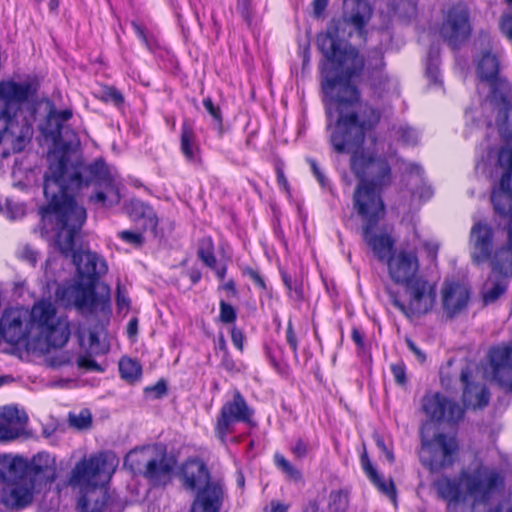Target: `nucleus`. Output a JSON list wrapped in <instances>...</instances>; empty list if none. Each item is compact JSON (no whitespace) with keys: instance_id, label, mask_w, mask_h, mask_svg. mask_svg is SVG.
Here are the masks:
<instances>
[{"instance_id":"49","label":"nucleus","mask_w":512,"mask_h":512,"mask_svg":"<svg viewBox=\"0 0 512 512\" xmlns=\"http://www.w3.org/2000/svg\"><path fill=\"white\" fill-rule=\"evenodd\" d=\"M74 359L75 355L71 352H57L56 355L51 358L50 365L60 367L72 363Z\"/></svg>"},{"instance_id":"10","label":"nucleus","mask_w":512,"mask_h":512,"mask_svg":"<svg viewBox=\"0 0 512 512\" xmlns=\"http://www.w3.org/2000/svg\"><path fill=\"white\" fill-rule=\"evenodd\" d=\"M55 307L50 301L34 304V326L37 324V339L34 352H49L51 348L64 346L70 336L69 323L65 318L55 317Z\"/></svg>"},{"instance_id":"51","label":"nucleus","mask_w":512,"mask_h":512,"mask_svg":"<svg viewBox=\"0 0 512 512\" xmlns=\"http://www.w3.org/2000/svg\"><path fill=\"white\" fill-rule=\"evenodd\" d=\"M132 28L137 35V37L143 42V44L148 48L151 49L153 46L152 38L148 35L145 28L139 24L138 22L133 21L131 23Z\"/></svg>"},{"instance_id":"42","label":"nucleus","mask_w":512,"mask_h":512,"mask_svg":"<svg viewBox=\"0 0 512 512\" xmlns=\"http://www.w3.org/2000/svg\"><path fill=\"white\" fill-rule=\"evenodd\" d=\"M198 256L200 259L210 268H215L216 259L213 253V243L210 238H204L201 240Z\"/></svg>"},{"instance_id":"35","label":"nucleus","mask_w":512,"mask_h":512,"mask_svg":"<svg viewBox=\"0 0 512 512\" xmlns=\"http://www.w3.org/2000/svg\"><path fill=\"white\" fill-rule=\"evenodd\" d=\"M338 36V25L336 22H333L325 33L319 34L317 37L318 47L327 59V64L335 58V55H337L342 48L338 41Z\"/></svg>"},{"instance_id":"47","label":"nucleus","mask_w":512,"mask_h":512,"mask_svg":"<svg viewBox=\"0 0 512 512\" xmlns=\"http://www.w3.org/2000/svg\"><path fill=\"white\" fill-rule=\"evenodd\" d=\"M119 237L128 244H131L135 247L141 246L144 238L141 233L124 230L118 233Z\"/></svg>"},{"instance_id":"31","label":"nucleus","mask_w":512,"mask_h":512,"mask_svg":"<svg viewBox=\"0 0 512 512\" xmlns=\"http://www.w3.org/2000/svg\"><path fill=\"white\" fill-rule=\"evenodd\" d=\"M343 20L361 31L372 16V8L368 0H344Z\"/></svg>"},{"instance_id":"24","label":"nucleus","mask_w":512,"mask_h":512,"mask_svg":"<svg viewBox=\"0 0 512 512\" xmlns=\"http://www.w3.org/2000/svg\"><path fill=\"white\" fill-rule=\"evenodd\" d=\"M29 417L16 406L0 408V440L9 441L25 433Z\"/></svg>"},{"instance_id":"45","label":"nucleus","mask_w":512,"mask_h":512,"mask_svg":"<svg viewBox=\"0 0 512 512\" xmlns=\"http://www.w3.org/2000/svg\"><path fill=\"white\" fill-rule=\"evenodd\" d=\"M347 496L342 492H332L330 495V508L335 512H342L347 506Z\"/></svg>"},{"instance_id":"2","label":"nucleus","mask_w":512,"mask_h":512,"mask_svg":"<svg viewBox=\"0 0 512 512\" xmlns=\"http://www.w3.org/2000/svg\"><path fill=\"white\" fill-rule=\"evenodd\" d=\"M364 64L354 47L344 45L335 58L322 67L327 129L336 152L359 146L364 142L366 131L373 129L380 120V112L360 101L359 92L349 79L359 73Z\"/></svg>"},{"instance_id":"43","label":"nucleus","mask_w":512,"mask_h":512,"mask_svg":"<svg viewBox=\"0 0 512 512\" xmlns=\"http://www.w3.org/2000/svg\"><path fill=\"white\" fill-rule=\"evenodd\" d=\"M274 461H275V464L276 466L281 469L284 473H286L290 478H293V479H300L301 478V473L294 467L290 464V462L288 460H286V458L281 455V454H275L274 456Z\"/></svg>"},{"instance_id":"23","label":"nucleus","mask_w":512,"mask_h":512,"mask_svg":"<svg viewBox=\"0 0 512 512\" xmlns=\"http://www.w3.org/2000/svg\"><path fill=\"white\" fill-rule=\"evenodd\" d=\"M362 237L379 261H387L393 255L394 240L390 233L379 223L363 225Z\"/></svg>"},{"instance_id":"14","label":"nucleus","mask_w":512,"mask_h":512,"mask_svg":"<svg viewBox=\"0 0 512 512\" xmlns=\"http://www.w3.org/2000/svg\"><path fill=\"white\" fill-rule=\"evenodd\" d=\"M92 281L77 278L56 289V302L65 307L73 306L79 310L96 311L98 305L104 306L107 298H97Z\"/></svg>"},{"instance_id":"16","label":"nucleus","mask_w":512,"mask_h":512,"mask_svg":"<svg viewBox=\"0 0 512 512\" xmlns=\"http://www.w3.org/2000/svg\"><path fill=\"white\" fill-rule=\"evenodd\" d=\"M383 188L358 185L354 193V208L362 218L363 225L378 224L385 215V206L381 198Z\"/></svg>"},{"instance_id":"37","label":"nucleus","mask_w":512,"mask_h":512,"mask_svg":"<svg viewBox=\"0 0 512 512\" xmlns=\"http://www.w3.org/2000/svg\"><path fill=\"white\" fill-rule=\"evenodd\" d=\"M362 468L372 483L384 494L395 500V488L392 480H384L373 468L366 453L361 455Z\"/></svg>"},{"instance_id":"57","label":"nucleus","mask_w":512,"mask_h":512,"mask_svg":"<svg viewBox=\"0 0 512 512\" xmlns=\"http://www.w3.org/2000/svg\"><path fill=\"white\" fill-rule=\"evenodd\" d=\"M309 451V445L302 439H298L295 444L291 447V452L297 458H303Z\"/></svg>"},{"instance_id":"3","label":"nucleus","mask_w":512,"mask_h":512,"mask_svg":"<svg viewBox=\"0 0 512 512\" xmlns=\"http://www.w3.org/2000/svg\"><path fill=\"white\" fill-rule=\"evenodd\" d=\"M388 273L392 281L403 285L409 295L407 305L396 297L393 305L405 316L411 318L428 313L435 303V288L419 275V261L411 250H399L387 260Z\"/></svg>"},{"instance_id":"38","label":"nucleus","mask_w":512,"mask_h":512,"mask_svg":"<svg viewBox=\"0 0 512 512\" xmlns=\"http://www.w3.org/2000/svg\"><path fill=\"white\" fill-rule=\"evenodd\" d=\"M181 151L189 161H194L197 158L198 146L195 141L193 124L189 120H185L182 124Z\"/></svg>"},{"instance_id":"25","label":"nucleus","mask_w":512,"mask_h":512,"mask_svg":"<svg viewBox=\"0 0 512 512\" xmlns=\"http://www.w3.org/2000/svg\"><path fill=\"white\" fill-rule=\"evenodd\" d=\"M89 173V181H102L105 184V190L99 191L91 200L101 203L103 206H112L119 202L120 195L116 185L109 179L106 165L103 161L97 160L93 164L85 168Z\"/></svg>"},{"instance_id":"9","label":"nucleus","mask_w":512,"mask_h":512,"mask_svg":"<svg viewBox=\"0 0 512 512\" xmlns=\"http://www.w3.org/2000/svg\"><path fill=\"white\" fill-rule=\"evenodd\" d=\"M32 309L26 306L6 308L0 319V335L13 346V353L21 360L32 359L30 334Z\"/></svg>"},{"instance_id":"21","label":"nucleus","mask_w":512,"mask_h":512,"mask_svg":"<svg viewBox=\"0 0 512 512\" xmlns=\"http://www.w3.org/2000/svg\"><path fill=\"white\" fill-rule=\"evenodd\" d=\"M470 300L467 286L458 282L446 281L441 289V303L445 315L454 318L466 311Z\"/></svg>"},{"instance_id":"44","label":"nucleus","mask_w":512,"mask_h":512,"mask_svg":"<svg viewBox=\"0 0 512 512\" xmlns=\"http://www.w3.org/2000/svg\"><path fill=\"white\" fill-rule=\"evenodd\" d=\"M27 208L24 204L6 200V216L10 220L21 219L26 214Z\"/></svg>"},{"instance_id":"54","label":"nucleus","mask_w":512,"mask_h":512,"mask_svg":"<svg viewBox=\"0 0 512 512\" xmlns=\"http://www.w3.org/2000/svg\"><path fill=\"white\" fill-rule=\"evenodd\" d=\"M368 68L374 70H380L384 67L383 55L380 51H374L372 56H369L366 60Z\"/></svg>"},{"instance_id":"11","label":"nucleus","mask_w":512,"mask_h":512,"mask_svg":"<svg viewBox=\"0 0 512 512\" xmlns=\"http://www.w3.org/2000/svg\"><path fill=\"white\" fill-rule=\"evenodd\" d=\"M512 91L509 83L500 84V92L487 95L482 107L496 113L495 129L499 138L496 146L490 147L486 160H493L497 153L512 147Z\"/></svg>"},{"instance_id":"33","label":"nucleus","mask_w":512,"mask_h":512,"mask_svg":"<svg viewBox=\"0 0 512 512\" xmlns=\"http://www.w3.org/2000/svg\"><path fill=\"white\" fill-rule=\"evenodd\" d=\"M32 160L29 154L15 157L11 171L12 186L20 191H28L31 186Z\"/></svg>"},{"instance_id":"53","label":"nucleus","mask_w":512,"mask_h":512,"mask_svg":"<svg viewBox=\"0 0 512 512\" xmlns=\"http://www.w3.org/2000/svg\"><path fill=\"white\" fill-rule=\"evenodd\" d=\"M508 3L512 4V0H507ZM500 29L505 37L512 42V13L505 14L500 22Z\"/></svg>"},{"instance_id":"18","label":"nucleus","mask_w":512,"mask_h":512,"mask_svg":"<svg viewBox=\"0 0 512 512\" xmlns=\"http://www.w3.org/2000/svg\"><path fill=\"white\" fill-rule=\"evenodd\" d=\"M253 410L247 405L244 397L238 390L233 393V398L227 401L221 408L216 423V434L222 440L231 431L233 424L237 422H249Z\"/></svg>"},{"instance_id":"28","label":"nucleus","mask_w":512,"mask_h":512,"mask_svg":"<svg viewBox=\"0 0 512 512\" xmlns=\"http://www.w3.org/2000/svg\"><path fill=\"white\" fill-rule=\"evenodd\" d=\"M32 480L30 476V462L18 454L0 455V481L1 483Z\"/></svg>"},{"instance_id":"7","label":"nucleus","mask_w":512,"mask_h":512,"mask_svg":"<svg viewBox=\"0 0 512 512\" xmlns=\"http://www.w3.org/2000/svg\"><path fill=\"white\" fill-rule=\"evenodd\" d=\"M118 460L109 452H99L85 457L71 470L68 485L73 491H91L90 496H102L101 487L111 478Z\"/></svg>"},{"instance_id":"50","label":"nucleus","mask_w":512,"mask_h":512,"mask_svg":"<svg viewBox=\"0 0 512 512\" xmlns=\"http://www.w3.org/2000/svg\"><path fill=\"white\" fill-rule=\"evenodd\" d=\"M236 319L235 309L225 301L220 302V320L223 323H233Z\"/></svg>"},{"instance_id":"60","label":"nucleus","mask_w":512,"mask_h":512,"mask_svg":"<svg viewBox=\"0 0 512 512\" xmlns=\"http://www.w3.org/2000/svg\"><path fill=\"white\" fill-rule=\"evenodd\" d=\"M308 163L310 164L312 172H313L314 176L317 178L319 184L322 187H325L327 184L326 178H325L324 174L320 171L316 161L313 159H308Z\"/></svg>"},{"instance_id":"56","label":"nucleus","mask_w":512,"mask_h":512,"mask_svg":"<svg viewBox=\"0 0 512 512\" xmlns=\"http://www.w3.org/2000/svg\"><path fill=\"white\" fill-rule=\"evenodd\" d=\"M286 341L292 349L294 355L297 356L298 342L291 321H289L287 324Z\"/></svg>"},{"instance_id":"34","label":"nucleus","mask_w":512,"mask_h":512,"mask_svg":"<svg viewBox=\"0 0 512 512\" xmlns=\"http://www.w3.org/2000/svg\"><path fill=\"white\" fill-rule=\"evenodd\" d=\"M508 247H500L491 256V265L494 273L505 277L512 276V225L508 227Z\"/></svg>"},{"instance_id":"5","label":"nucleus","mask_w":512,"mask_h":512,"mask_svg":"<svg viewBox=\"0 0 512 512\" xmlns=\"http://www.w3.org/2000/svg\"><path fill=\"white\" fill-rule=\"evenodd\" d=\"M30 94L29 83H18L15 81H2L0 82V119L8 122L0 136L1 143H11L15 152H20L30 142L31 130L27 125L19 135L13 126V120L22 113V109Z\"/></svg>"},{"instance_id":"8","label":"nucleus","mask_w":512,"mask_h":512,"mask_svg":"<svg viewBox=\"0 0 512 512\" xmlns=\"http://www.w3.org/2000/svg\"><path fill=\"white\" fill-rule=\"evenodd\" d=\"M501 484L502 478L495 469L479 465L473 471L463 473L458 484L450 480L440 482L439 492L449 504L464 501L465 496L461 489H465L468 495L480 501L486 499Z\"/></svg>"},{"instance_id":"26","label":"nucleus","mask_w":512,"mask_h":512,"mask_svg":"<svg viewBox=\"0 0 512 512\" xmlns=\"http://www.w3.org/2000/svg\"><path fill=\"white\" fill-rule=\"evenodd\" d=\"M77 493V510L79 512H122L123 504L118 497L110 496L104 486L101 487V497H91L89 491Z\"/></svg>"},{"instance_id":"17","label":"nucleus","mask_w":512,"mask_h":512,"mask_svg":"<svg viewBox=\"0 0 512 512\" xmlns=\"http://www.w3.org/2000/svg\"><path fill=\"white\" fill-rule=\"evenodd\" d=\"M500 57L498 51H484L477 62V73L479 84L477 91L479 95H492L500 92V84L508 83L500 74Z\"/></svg>"},{"instance_id":"55","label":"nucleus","mask_w":512,"mask_h":512,"mask_svg":"<svg viewBox=\"0 0 512 512\" xmlns=\"http://www.w3.org/2000/svg\"><path fill=\"white\" fill-rule=\"evenodd\" d=\"M391 371L396 383L399 385H404L406 383L405 366L403 363L392 364Z\"/></svg>"},{"instance_id":"59","label":"nucleus","mask_w":512,"mask_h":512,"mask_svg":"<svg viewBox=\"0 0 512 512\" xmlns=\"http://www.w3.org/2000/svg\"><path fill=\"white\" fill-rule=\"evenodd\" d=\"M250 6V0H238L237 10L247 22L250 21Z\"/></svg>"},{"instance_id":"6","label":"nucleus","mask_w":512,"mask_h":512,"mask_svg":"<svg viewBox=\"0 0 512 512\" xmlns=\"http://www.w3.org/2000/svg\"><path fill=\"white\" fill-rule=\"evenodd\" d=\"M124 465L154 486H161L171 481L176 460L167 454L164 446L148 445L131 450L125 457Z\"/></svg>"},{"instance_id":"27","label":"nucleus","mask_w":512,"mask_h":512,"mask_svg":"<svg viewBox=\"0 0 512 512\" xmlns=\"http://www.w3.org/2000/svg\"><path fill=\"white\" fill-rule=\"evenodd\" d=\"M489 356L493 378L501 387L512 391V345L493 348Z\"/></svg>"},{"instance_id":"40","label":"nucleus","mask_w":512,"mask_h":512,"mask_svg":"<svg viewBox=\"0 0 512 512\" xmlns=\"http://www.w3.org/2000/svg\"><path fill=\"white\" fill-rule=\"evenodd\" d=\"M68 423L70 427L76 430H88L92 426V414L88 409L70 412L68 414Z\"/></svg>"},{"instance_id":"19","label":"nucleus","mask_w":512,"mask_h":512,"mask_svg":"<svg viewBox=\"0 0 512 512\" xmlns=\"http://www.w3.org/2000/svg\"><path fill=\"white\" fill-rule=\"evenodd\" d=\"M471 32L468 10L465 5L451 7L440 28L443 39L452 47L465 41Z\"/></svg>"},{"instance_id":"15","label":"nucleus","mask_w":512,"mask_h":512,"mask_svg":"<svg viewBox=\"0 0 512 512\" xmlns=\"http://www.w3.org/2000/svg\"><path fill=\"white\" fill-rule=\"evenodd\" d=\"M421 439L420 459L423 465L431 471H439L453 463L458 447L454 437L440 433L429 440L422 429Z\"/></svg>"},{"instance_id":"36","label":"nucleus","mask_w":512,"mask_h":512,"mask_svg":"<svg viewBox=\"0 0 512 512\" xmlns=\"http://www.w3.org/2000/svg\"><path fill=\"white\" fill-rule=\"evenodd\" d=\"M508 278L498 273H492L482 288V298L485 304L495 302L503 295L508 287Z\"/></svg>"},{"instance_id":"20","label":"nucleus","mask_w":512,"mask_h":512,"mask_svg":"<svg viewBox=\"0 0 512 512\" xmlns=\"http://www.w3.org/2000/svg\"><path fill=\"white\" fill-rule=\"evenodd\" d=\"M422 409L437 422L456 423L463 417V409L440 393H427L422 399Z\"/></svg>"},{"instance_id":"12","label":"nucleus","mask_w":512,"mask_h":512,"mask_svg":"<svg viewBox=\"0 0 512 512\" xmlns=\"http://www.w3.org/2000/svg\"><path fill=\"white\" fill-rule=\"evenodd\" d=\"M363 142L353 147L349 151L353 152L351 157V169L359 179V185H369L375 188H384L391 183V165L394 163L395 157L390 154L388 156L368 155L365 153H356V150L362 146Z\"/></svg>"},{"instance_id":"30","label":"nucleus","mask_w":512,"mask_h":512,"mask_svg":"<svg viewBox=\"0 0 512 512\" xmlns=\"http://www.w3.org/2000/svg\"><path fill=\"white\" fill-rule=\"evenodd\" d=\"M57 465L54 456L47 452H39L34 456V491L51 485L56 479Z\"/></svg>"},{"instance_id":"4","label":"nucleus","mask_w":512,"mask_h":512,"mask_svg":"<svg viewBox=\"0 0 512 512\" xmlns=\"http://www.w3.org/2000/svg\"><path fill=\"white\" fill-rule=\"evenodd\" d=\"M179 477L185 489L196 493L191 512L220 509L224 495L222 486L211 479L204 462L199 459L187 460L180 469Z\"/></svg>"},{"instance_id":"64","label":"nucleus","mask_w":512,"mask_h":512,"mask_svg":"<svg viewBox=\"0 0 512 512\" xmlns=\"http://www.w3.org/2000/svg\"><path fill=\"white\" fill-rule=\"evenodd\" d=\"M148 394H153L155 398H159L166 393V385L163 382H158L152 387H148L145 390Z\"/></svg>"},{"instance_id":"61","label":"nucleus","mask_w":512,"mask_h":512,"mask_svg":"<svg viewBox=\"0 0 512 512\" xmlns=\"http://www.w3.org/2000/svg\"><path fill=\"white\" fill-rule=\"evenodd\" d=\"M433 191L430 186L423 184L419 189L413 192V196H417L419 200L426 201L431 198Z\"/></svg>"},{"instance_id":"58","label":"nucleus","mask_w":512,"mask_h":512,"mask_svg":"<svg viewBox=\"0 0 512 512\" xmlns=\"http://www.w3.org/2000/svg\"><path fill=\"white\" fill-rule=\"evenodd\" d=\"M231 339L234 344V346L242 351L243 349V342H244V335L241 330L237 329L236 327H232L231 329Z\"/></svg>"},{"instance_id":"22","label":"nucleus","mask_w":512,"mask_h":512,"mask_svg":"<svg viewBox=\"0 0 512 512\" xmlns=\"http://www.w3.org/2000/svg\"><path fill=\"white\" fill-rule=\"evenodd\" d=\"M493 231L481 221L475 222L470 230L469 249L474 263H482L492 256Z\"/></svg>"},{"instance_id":"41","label":"nucleus","mask_w":512,"mask_h":512,"mask_svg":"<svg viewBox=\"0 0 512 512\" xmlns=\"http://www.w3.org/2000/svg\"><path fill=\"white\" fill-rule=\"evenodd\" d=\"M119 371L122 378L128 381H135L141 375V366L131 358H122L119 362Z\"/></svg>"},{"instance_id":"48","label":"nucleus","mask_w":512,"mask_h":512,"mask_svg":"<svg viewBox=\"0 0 512 512\" xmlns=\"http://www.w3.org/2000/svg\"><path fill=\"white\" fill-rule=\"evenodd\" d=\"M102 99L106 102H112L116 106H120L123 101V95L113 87H106L102 92Z\"/></svg>"},{"instance_id":"62","label":"nucleus","mask_w":512,"mask_h":512,"mask_svg":"<svg viewBox=\"0 0 512 512\" xmlns=\"http://www.w3.org/2000/svg\"><path fill=\"white\" fill-rule=\"evenodd\" d=\"M244 274L248 276L258 287L265 289V283L257 271L251 268H246L244 270Z\"/></svg>"},{"instance_id":"39","label":"nucleus","mask_w":512,"mask_h":512,"mask_svg":"<svg viewBox=\"0 0 512 512\" xmlns=\"http://www.w3.org/2000/svg\"><path fill=\"white\" fill-rule=\"evenodd\" d=\"M129 214L134 219H145L151 228H155L157 225V220L153 209L140 200H132L130 202Z\"/></svg>"},{"instance_id":"46","label":"nucleus","mask_w":512,"mask_h":512,"mask_svg":"<svg viewBox=\"0 0 512 512\" xmlns=\"http://www.w3.org/2000/svg\"><path fill=\"white\" fill-rule=\"evenodd\" d=\"M399 139L406 144H416L418 141V133L408 126H399L396 131Z\"/></svg>"},{"instance_id":"63","label":"nucleus","mask_w":512,"mask_h":512,"mask_svg":"<svg viewBox=\"0 0 512 512\" xmlns=\"http://www.w3.org/2000/svg\"><path fill=\"white\" fill-rule=\"evenodd\" d=\"M77 363L79 367L85 368L87 370H99L98 364L93 359L88 357H78Z\"/></svg>"},{"instance_id":"1","label":"nucleus","mask_w":512,"mask_h":512,"mask_svg":"<svg viewBox=\"0 0 512 512\" xmlns=\"http://www.w3.org/2000/svg\"><path fill=\"white\" fill-rule=\"evenodd\" d=\"M42 105L45 106L48 115L40 130L52 141L54 147L53 151L48 153L49 170L45 177L44 192L48 195L51 185L58 188V194L52 196L47 209V213L56 221L55 244L65 257L72 258L78 277L92 281L95 285L98 278L108 270L106 262L90 250H76L74 242L86 221V210L69 195L70 190L79 188L83 182L81 167L69 164L66 154V150L79 145L76 134L65 125L72 117V111L55 110L49 101H34V114Z\"/></svg>"},{"instance_id":"29","label":"nucleus","mask_w":512,"mask_h":512,"mask_svg":"<svg viewBox=\"0 0 512 512\" xmlns=\"http://www.w3.org/2000/svg\"><path fill=\"white\" fill-rule=\"evenodd\" d=\"M0 501L9 508H24L32 501V480L2 483Z\"/></svg>"},{"instance_id":"52","label":"nucleus","mask_w":512,"mask_h":512,"mask_svg":"<svg viewBox=\"0 0 512 512\" xmlns=\"http://www.w3.org/2000/svg\"><path fill=\"white\" fill-rule=\"evenodd\" d=\"M203 105L207 112L213 117L216 121L219 129L222 127V116L219 107L215 106L211 100V98H205L203 100Z\"/></svg>"},{"instance_id":"32","label":"nucleus","mask_w":512,"mask_h":512,"mask_svg":"<svg viewBox=\"0 0 512 512\" xmlns=\"http://www.w3.org/2000/svg\"><path fill=\"white\" fill-rule=\"evenodd\" d=\"M461 381L464 385L463 403L467 408H481L487 405L489 400L486 388L481 384L469 382V372L463 370Z\"/></svg>"},{"instance_id":"13","label":"nucleus","mask_w":512,"mask_h":512,"mask_svg":"<svg viewBox=\"0 0 512 512\" xmlns=\"http://www.w3.org/2000/svg\"><path fill=\"white\" fill-rule=\"evenodd\" d=\"M491 166V175L499 178V185L491 194L495 211L504 216H510L509 226L512 225V146L500 150L493 160H486Z\"/></svg>"}]
</instances>
